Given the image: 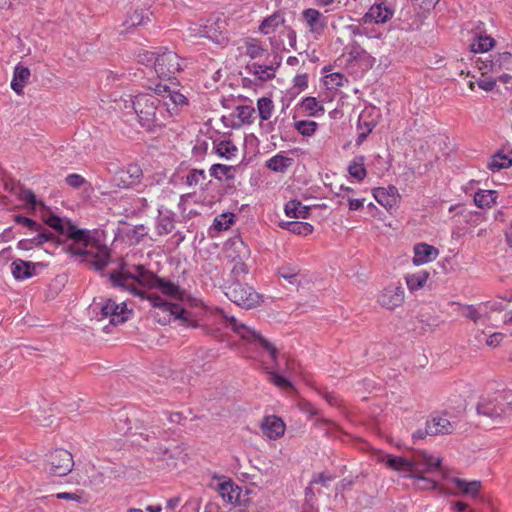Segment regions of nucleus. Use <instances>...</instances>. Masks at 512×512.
Listing matches in <instances>:
<instances>
[{
	"label": "nucleus",
	"instance_id": "31",
	"mask_svg": "<svg viewBox=\"0 0 512 512\" xmlns=\"http://www.w3.org/2000/svg\"><path fill=\"white\" fill-rule=\"evenodd\" d=\"M293 162V158L279 153L268 159L265 166L274 172L285 173L293 165Z\"/></svg>",
	"mask_w": 512,
	"mask_h": 512
},
{
	"label": "nucleus",
	"instance_id": "43",
	"mask_svg": "<svg viewBox=\"0 0 512 512\" xmlns=\"http://www.w3.org/2000/svg\"><path fill=\"white\" fill-rule=\"evenodd\" d=\"M512 166V158L504 155L502 152H497L492 156V160L488 164V168L493 171H500Z\"/></svg>",
	"mask_w": 512,
	"mask_h": 512
},
{
	"label": "nucleus",
	"instance_id": "17",
	"mask_svg": "<svg viewBox=\"0 0 512 512\" xmlns=\"http://www.w3.org/2000/svg\"><path fill=\"white\" fill-rule=\"evenodd\" d=\"M477 63L480 70L489 69L491 72H498L503 68H509L512 64V54L509 51L498 53L497 55L486 57L485 59L479 58Z\"/></svg>",
	"mask_w": 512,
	"mask_h": 512
},
{
	"label": "nucleus",
	"instance_id": "40",
	"mask_svg": "<svg viewBox=\"0 0 512 512\" xmlns=\"http://www.w3.org/2000/svg\"><path fill=\"white\" fill-rule=\"evenodd\" d=\"M494 45V38L488 35H478L473 38L470 47L474 53H484L489 51Z\"/></svg>",
	"mask_w": 512,
	"mask_h": 512
},
{
	"label": "nucleus",
	"instance_id": "49",
	"mask_svg": "<svg viewBox=\"0 0 512 512\" xmlns=\"http://www.w3.org/2000/svg\"><path fill=\"white\" fill-rule=\"evenodd\" d=\"M233 218V213H223L214 219L213 227L218 231L227 230L233 224Z\"/></svg>",
	"mask_w": 512,
	"mask_h": 512
},
{
	"label": "nucleus",
	"instance_id": "26",
	"mask_svg": "<svg viewBox=\"0 0 512 512\" xmlns=\"http://www.w3.org/2000/svg\"><path fill=\"white\" fill-rule=\"evenodd\" d=\"M451 482L459 489V494L476 498L479 495L481 488V481L473 480L467 481L458 477H453ZM458 495V493H454Z\"/></svg>",
	"mask_w": 512,
	"mask_h": 512
},
{
	"label": "nucleus",
	"instance_id": "32",
	"mask_svg": "<svg viewBox=\"0 0 512 512\" xmlns=\"http://www.w3.org/2000/svg\"><path fill=\"white\" fill-rule=\"evenodd\" d=\"M238 166H228L224 164H213L210 167V176L214 177L218 181H222L223 177L226 181H234L235 180V172Z\"/></svg>",
	"mask_w": 512,
	"mask_h": 512
},
{
	"label": "nucleus",
	"instance_id": "25",
	"mask_svg": "<svg viewBox=\"0 0 512 512\" xmlns=\"http://www.w3.org/2000/svg\"><path fill=\"white\" fill-rule=\"evenodd\" d=\"M143 178V171L140 165L138 164H129L127 166V169L125 171L121 172L120 180H121V187L129 188L134 185H137L140 183L141 179ZM120 186V184H118Z\"/></svg>",
	"mask_w": 512,
	"mask_h": 512
},
{
	"label": "nucleus",
	"instance_id": "14",
	"mask_svg": "<svg viewBox=\"0 0 512 512\" xmlns=\"http://www.w3.org/2000/svg\"><path fill=\"white\" fill-rule=\"evenodd\" d=\"M46 266L43 262H32L17 258L10 264V270L17 281H24L35 276L37 268H45Z\"/></svg>",
	"mask_w": 512,
	"mask_h": 512
},
{
	"label": "nucleus",
	"instance_id": "29",
	"mask_svg": "<svg viewBox=\"0 0 512 512\" xmlns=\"http://www.w3.org/2000/svg\"><path fill=\"white\" fill-rule=\"evenodd\" d=\"M30 77V70L27 67L17 65L14 68L11 88L18 94L23 93V88L27 84Z\"/></svg>",
	"mask_w": 512,
	"mask_h": 512
},
{
	"label": "nucleus",
	"instance_id": "36",
	"mask_svg": "<svg viewBox=\"0 0 512 512\" xmlns=\"http://www.w3.org/2000/svg\"><path fill=\"white\" fill-rule=\"evenodd\" d=\"M150 21L149 13L143 9H136L132 13H128L126 20L123 22V26L126 29L143 25Z\"/></svg>",
	"mask_w": 512,
	"mask_h": 512
},
{
	"label": "nucleus",
	"instance_id": "24",
	"mask_svg": "<svg viewBox=\"0 0 512 512\" xmlns=\"http://www.w3.org/2000/svg\"><path fill=\"white\" fill-rule=\"evenodd\" d=\"M439 251L432 245L426 243H418L414 246L413 263L421 265L437 258Z\"/></svg>",
	"mask_w": 512,
	"mask_h": 512
},
{
	"label": "nucleus",
	"instance_id": "64",
	"mask_svg": "<svg viewBox=\"0 0 512 512\" xmlns=\"http://www.w3.org/2000/svg\"><path fill=\"white\" fill-rule=\"evenodd\" d=\"M294 86L299 88L300 90H304L308 87V75L298 74L293 79Z\"/></svg>",
	"mask_w": 512,
	"mask_h": 512
},
{
	"label": "nucleus",
	"instance_id": "6",
	"mask_svg": "<svg viewBox=\"0 0 512 512\" xmlns=\"http://www.w3.org/2000/svg\"><path fill=\"white\" fill-rule=\"evenodd\" d=\"M225 295L236 305L245 309L255 308L262 301V296L253 287L240 281H233L227 286Z\"/></svg>",
	"mask_w": 512,
	"mask_h": 512
},
{
	"label": "nucleus",
	"instance_id": "28",
	"mask_svg": "<svg viewBox=\"0 0 512 512\" xmlns=\"http://www.w3.org/2000/svg\"><path fill=\"white\" fill-rule=\"evenodd\" d=\"M430 429L431 436L451 434L454 425L446 418L438 416L426 421Z\"/></svg>",
	"mask_w": 512,
	"mask_h": 512
},
{
	"label": "nucleus",
	"instance_id": "15",
	"mask_svg": "<svg viewBox=\"0 0 512 512\" xmlns=\"http://www.w3.org/2000/svg\"><path fill=\"white\" fill-rule=\"evenodd\" d=\"M404 302V289L401 285L390 284L378 296V303L389 310L402 305Z\"/></svg>",
	"mask_w": 512,
	"mask_h": 512
},
{
	"label": "nucleus",
	"instance_id": "50",
	"mask_svg": "<svg viewBox=\"0 0 512 512\" xmlns=\"http://www.w3.org/2000/svg\"><path fill=\"white\" fill-rule=\"evenodd\" d=\"M186 456L185 449L181 445H172L162 451L163 460L180 459Z\"/></svg>",
	"mask_w": 512,
	"mask_h": 512
},
{
	"label": "nucleus",
	"instance_id": "60",
	"mask_svg": "<svg viewBox=\"0 0 512 512\" xmlns=\"http://www.w3.org/2000/svg\"><path fill=\"white\" fill-rule=\"evenodd\" d=\"M270 380L274 385L280 388L293 387L292 383L287 378L276 372H270Z\"/></svg>",
	"mask_w": 512,
	"mask_h": 512
},
{
	"label": "nucleus",
	"instance_id": "2",
	"mask_svg": "<svg viewBox=\"0 0 512 512\" xmlns=\"http://www.w3.org/2000/svg\"><path fill=\"white\" fill-rule=\"evenodd\" d=\"M384 461L387 467L404 474L405 477L427 482L431 489H435L438 485L436 481L423 476V474L430 473L434 469H437L441 464L440 458H434L427 452H415L411 457L389 454L386 455Z\"/></svg>",
	"mask_w": 512,
	"mask_h": 512
},
{
	"label": "nucleus",
	"instance_id": "57",
	"mask_svg": "<svg viewBox=\"0 0 512 512\" xmlns=\"http://www.w3.org/2000/svg\"><path fill=\"white\" fill-rule=\"evenodd\" d=\"M336 476L334 474H330L327 472L314 473L310 480V485L321 484L322 486L327 487L328 482L334 480Z\"/></svg>",
	"mask_w": 512,
	"mask_h": 512
},
{
	"label": "nucleus",
	"instance_id": "37",
	"mask_svg": "<svg viewBox=\"0 0 512 512\" xmlns=\"http://www.w3.org/2000/svg\"><path fill=\"white\" fill-rule=\"evenodd\" d=\"M497 196L495 190H479L474 195V203L479 208H490L496 202Z\"/></svg>",
	"mask_w": 512,
	"mask_h": 512
},
{
	"label": "nucleus",
	"instance_id": "5",
	"mask_svg": "<svg viewBox=\"0 0 512 512\" xmlns=\"http://www.w3.org/2000/svg\"><path fill=\"white\" fill-rule=\"evenodd\" d=\"M220 315L227 320L231 329L237 333L242 339L247 340L248 342H257L260 347L266 351L273 362L277 363L278 349L275 345L269 342L266 338L261 336V334L245 324L239 322L234 316H227L222 309H218Z\"/></svg>",
	"mask_w": 512,
	"mask_h": 512
},
{
	"label": "nucleus",
	"instance_id": "52",
	"mask_svg": "<svg viewBox=\"0 0 512 512\" xmlns=\"http://www.w3.org/2000/svg\"><path fill=\"white\" fill-rule=\"evenodd\" d=\"M14 222L18 225L26 227L30 232L42 229V224L23 215H14Z\"/></svg>",
	"mask_w": 512,
	"mask_h": 512
},
{
	"label": "nucleus",
	"instance_id": "13",
	"mask_svg": "<svg viewBox=\"0 0 512 512\" xmlns=\"http://www.w3.org/2000/svg\"><path fill=\"white\" fill-rule=\"evenodd\" d=\"M281 65V58L274 56V61L260 64L258 62L248 63L245 69L248 73L253 74L259 84L275 78V72Z\"/></svg>",
	"mask_w": 512,
	"mask_h": 512
},
{
	"label": "nucleus",
	"instance_id": "9",
	"mask_svg": "<svg viewBox=\"0 0 512 512\" xmlns=\"http://www.w3.org/2000/svg\"><path fill=\"white\" fill-rule=\"evenodd\" d=\"M74 466L72 454L65 449H56L46 455L44 469L53 476L68 475Z\"/></svg>",
	"mask_w": 512,
	"mask_h": 512
},
{
	"label": "nucleus",
	"instance_id": "23",
	"mask_svg": "<svg viewBox=\"0 0 512 512\" xmlns=\"http://www.w3.org/2000/svg\"><path fill=\"white\" fill-rule=\"evenodd\" d=\"M151 289H157L165 296L176 300H182L184 295L179 285L159 276L154 279V284Z\"/></svg>",
	"mask_w": 512,
	"mask_h": 512
},
{
	"label": "nucleus",
	"instance_id": "45",
	"mask_svg": "<svg viewBox=\"0 0 512 512\" xmlns=\"http://www.w3.org/2000/svg\"><path fill=\"white\" fill-rule=\"evenodd\" d=\"M257 108L260 119L268 120L272 115L274 105L270 98L262 97L257 101Z\"/></svg>",
	"mask_w": 512,
	"mask_h": 512
},
{
	"label": "nucleus",
	"instance_id": "22",
	"mask_svg": "<svg viewBox=\"0 0 512 512\" xmlns=\"http://www.w3.org/2000/svg\"><path fill=\"white\" fill-rule=\"evenodd\" d=\"M373 195L377 202L386 208H392L400 199L398 189L394 185H389L387 188H375Z\"/></svg>",
	"mask_w": 512,
	"mask_h": 512
},
{
	"label": "nucleus",
	"instance_id": "34",
	"mask_svg": "<svg viewBox=\"0 0 512 512\" xmlns=\"http://www.w3.org/2000/svg\"><path fill=\"white\" fill-rule=\"evenodd\" d=\"M430 272L427 270H420L405 276L406 284L410 291H416L422 288L427 282Z\"/></svg>",
	"mask_w": 512,
	"mask_h": 512
},
{
	"label": "nucleus",
	"instance_id": "39",
	"mask_svg": "<svg viewBox=\"0 0 512 512\" xmlns=\"http://www.w3.org/2000/svg\"><path fill=\"white\" fill-rule=\"evenodd\" d=\"M136 282L148 289H151L154 284V279L158 277L155 273L146 269L143 265H137L135 267Z\"/></svg>",
	"mask_w": 512,
	"mask_h": 512
},
{
	"label": "nucleus",
	"instance_id": "44",
	"mask_svg": "<svg viewBox=\"0 0 512 512\" xmlns=\"http://www.w3.org/2000/svg\"><path fill=\"white\" fill-rule=\"evenodd\" d=\"M68 221H65L63 218L56 214H50L47 218L44 219V223L48 225L50 228L55 230L60 235H66V228L68 227Z\"/></svg>",
	"mask_w": 512,
	"mask_h": 512
},
{
	"label": "nucleus",
	"instance_id": "20",
	"mask_svg": "<svg viewBox=\"0 0 512 512\" xmlns=\"http://www.w3.org/2000/svg\"><path fill=\"white\" fill-rule=\"evenodd\" d=\"M260 427L263 434L273 440L280 438L285 432L283 420L275 415L264 417Z\"/></svg>",
	"mask_w": 512,
	"mask_h": 512
},
{
	"label": "nucleus",
	"instance_id": "30",
	"mask_svg": "<svg viewBox=\"0 0 512 512\" xmlns=\"http://www.w3.org/2000/svg\"><path fill=\"white\" fill-rule=\"evenodd\" d=\"M284 22V13L276 11L261 22L259 31L264 35H268L274 32L280 25L284 24Z\"/></svg>",
	"mask_w": 512,
	"mask_h": 512
},
{
	"label": "nucleus",
	"instance_id": "3",
	"mask_svg": "<svg viewBox=\"0 0 512 512\" xmlns=\"http://www.w3.org/2000/svg\"><path fill=\"white\" fill-rule=\"evenodd\" d=\"M131 103L139 124L146 131L155 132L165 126L168 118L161 105V100L155 95L138 94L131 100Z\"/></svg>",
	"mask_w": 512,
	"mask_h": 512
},
{
	"label": "nucleus",
	"instance_id": "16",
	"mask_svg": "<svg viewBox=\"0 0 512 512\" xmlns=\"http://www.w3.org/2000/svg\"><path fill=\"white\" fill-rule=\"evenodd\" d=\"M302 18L312 34L321 35L328 25V19L319 10L307 8L302 11Z\"/></svg>",
	"mask_w": 512,
	"mask_h": 512
},
{
	"label": "nucleus",
	"instance_id": "47",
	"mask_svg": "<svg viewBox=\"0 0 512 512\" xmlns=\"http://www.w3.org/2000/svg\"><path fill=\"white\" fill-rule=\"evenodd\" d=\"M238 487H234V484L229 482H224L219 485L220 495L226 499L228 502H233L238 498V492L236 491Z\"/></svg>",
	"mask_w": 512,
	"mask_h": 512
},
{
	"label": "nucleus",
	"instance_id": "42",
	"mask_svg": "<svg viewBox=\"0 0 512 512\" xmlns=\"http://www.w3.org/2000/svg\"><path fill=\"white\" fill-rule=\"evenodd\" d=\"M267 53L261 42L256 38H248L245 41V54L251 59L261 58Z\"/></svg>",
	"mask_w": 512,
	"mask_h": 512
},
{
	"label": "nucleus",
	"instance_id": "55",
	"mask_svg": "<svg viewBox=\"0 0 512 512\" xmlns=\"http://www.w3.org/2000/svg\"><path fill=\"white\" fill-rule=\"evenodd\" d=\"M290 232L296 235L307 236L313 232V226L308 222L293 221Z\"/></svg>",
	"mask_w": 512,
	"mask_h": 512
},
{
	"label": "nucleus",
	"instance_id": "4",
	"mask_svg": "<svg viewBox=\"0 0 512 512\" xmlns=\"http://www.w3.org/2000/svg\"><path fill=\"white\" fill-rule=\"evenodd\" d=\"M178 86L177 81H172L169 84L158 83L153 89L155 95L162 97L161 105L168 119L179 115L188 106V98L180 92Z\"/></svg>",
	"mask_w": 512,
	"mask_h": 512
},
{
	"label": "nucleus",
	"instance_id": "59",
	"mask_svg": "<svg viewBox=\"0 0 512 512\" xmlns=\"http://www.w3.org/2000/svg\"><path fill=\"white\" fill-rule=\"evenodd\" d=\"M65 183L72 188H79L83 184H86L87 181L83 176L72 173L66 176Z\"/></svg>",
	"mask_w": 512,
	"mask_h": 512
},
{
	"label": "nucleus",
	"instance_id": "51",
	"mask_svg": "<svg viewBox=\"0 0 512 512\" xmlns=\"http://www.w3.org/2000/svg\"><path fill=\"white\" fill-rule=\"evenodd\" d=\"M189 35L191 37H205L208 39H215V35H212L211 32V26L208 25H197L194 24L189 27L188 29Z\"/></svg>",
	"mask_w": 512,
	"mask_h": 512
},
{
	"label": "nucleus",
	"instance_id": "56",
	"mask_svg": "<svg viewBox=\"0 0 512 512\" xmlns=\"http://www.w3.org/2000/svg\"><path fill=\"white\" fill-rule=\"evenodd\" d=\"M157 51H141L137 54V61L146 66H154L156 70Z\"/></svg>",
	"mask_w": 512,
	"mask_h": 512
},
{
	"label": "nucleus",
	"instance_id": "19",
	"mask_svg": "<svg viewBox=\"0 0 512 512\" xmlns=\"http://www.w3.org/2000/svg\"><path fill=\"white\" fill-rule=\"evenodd\" d=\"M31 232L36 233V235L32 238L20 240L17 243L18 249L28 251L33 247H39L46 242H54L56 240V236L51 231L45 229L43 226L42 229Z\"/></svg>",
	"mask_w": 512,
	"mask_h": 512
},
{
	"label": "nucleus",
	"instance_id": "1",
	"mask_svg": "<svg viewBox=\"0 0 512 512\" xmlns=\"http://www.w3.org/2000/svg\"><path fill=\"white\" fill-rule=\"evenodd\" d=\"M66 231L65 236L74 241L66 248V252L71 257H74L79 263L89 265L95 271H102L109 264L110 251L106 247L97 252L87 249L92 244L99 248V244L91 235L90 230L80 229L68 221Z\"/></svg>",
	"mask_w": 512,
	"mask_h": 512
},
{
	"label": "nucleus",
	"instance_id": "41",
	"mask_svg": "<svg viewBox=\"0 0 512 512\" xmlns=\"http://www.w3.org/2000/svg\"><path fill=\"white\" fill-rule=\"evenodd\" d=\"M309 116L318 117L324 114L325 109L322 104L318 102L315 97L308 96L302 99L299 104Z\"/></svg>",
	"mask_w": 512,
	"mask_h": 512
},
{
	"label": "nucleus",
	"instance_id": "11",
	"mask_svg": "<svg viewBox=\"0 0 512 512\" xmlns=\"http://www.w3.org/2000/svg\"><path fill=\"white\" fill-rule=\"evenodd\" d=\"M395 13L394 5L389 0H376L365 13L363 19L366 23L382 24L388 22Z\"/></svg>",
	"mask_w": 512,
	"mask_h": 512
},
{
	"label": "nucleus",
	"instance_id": "33",
	"mask_svg": "<svg viewBox=\"0 0 512 512\" xmlns=\"http://www.w3.org/2000/svg\"><path fill=\"white\" fill-rule=\"evenodd\" d=\"M255 109L249 105H239L236 107L235 113L232 116H236L239 121L233 123L230 126L232 128H240L243 124H251L254 121Z\"/></svg>",
	"mask_w": 512,
	"mask_h": 512
},
{
	"label": "nucleus",
	"instance_id": "18",
	"mask_svg": "<svg viewBox=\"0 0 512 512\" xmlns=\"http://www.w3.org/2000/svg\"><path fill=\"white\" fill-rule=\"evenodd\" d=\"M126 311V304H116L112 299H107L104 304L100 306V314L102 318L110 317V323L118 325L124 323L127 317L124 316Z\"/></svg>",
	"mask_w": 512,
	"mask_h": 512
},
{
	"label": "nucleus",
	"instance_id": "54",
	"mask_svg": "<svg viewBox=\"0 0 512 512\" xmlns=\"http://www.w3.org/2000/svg\"><path fill=\"white\" fill-rule=\"evenodd\" d=\"M298 273H299V269L295 266L292 267L289 265H285L278 269L279 276L284 278L291 284H294L296 282Z\"/></svg>",
	"mask_w": 512,
	"mask_h": 512
},
{
	"label": "nucleus",
	"instance_id": "10",
	"mask_svg": "<svg viewBox=\"0 0 512 512\" xmlns=\"http://www.w3.org/2000/svg\"><path fill=\"white\" fill-rule=\"evenodd\" d=\"M125 267V263L123 262L120 266L119 271H112L108 274V278L115 288H121L122 290L130 292L132 295L139 297L141 299H147V296L151 293H146L145 291L140 290L134 284H128L127 280L136 281L135 273H131L129 271H123Z\"/></svg>",
	"mask_w": 512,
	"mask_h": 512
},
{
	"label": "nucleus",
	"instance_id": "38",
	"mask_svg": "<svg viewBox=\"0 0 512 512\" xmlns=\"http://www.w3.org/2000/svg\"><path fill=\"white\" fill-rule=\"evenodd\" d=\"M214 149L219 157L227 160L235 157L238 151V148L231 140H221L218 143H214Z\"/></svg>",
	"mask_w": 512,
	"mask_h": 512
},
{
	"label": "nucleus",
	"instance_id": "7",
	"mask_svg": "<svg viewBox=\"0 0 512 512\" xmlns=\"http://www.w3.org/2000/svg\"><path fill=\"white\" fill-rule=\"evenodd\" d=\"M182 70L180 58L168 48H159L156 58V73L162 80L177 81L176 74Z\"/></svg>",
	"mask_w": 512,
	"mask_h": 512
},
{
	"label": "nucleus",
	"instance_id": "27",
	"mask_svg": "<svg viewBox=\"0 0 512 512\" xmlns=\"http://www.w3.org/2000/svg\"><path fill=\"white\" fill-rule=\"evenodd\" d=\"M286 216L295 219H307L311 214V208L303 205L299 200L292 199L285 204Z\"/></svg>",
	"mask_w": 512,
	"mask_h": 512
},
{
	"label": "nucleus",
	"instance_id": "35",
	"mask_svg": "<svg viewBox=\"0 0 512 512\" xmlns=\"http://www.w3.org/2000/svg\"><path fill=\"white\" fill-rule=\"evenodd\" d=\"M365 160L366 158L362 155L355 156L348 166V172L351 177L357 179L358 181L364 180L367 175V170L365 168Z\"/></svg>",
	"mask_w": 512,
	"mask_h": 512
},
{
	"label": "nucleus",
	"instance_id": "63",
	"mask_svg": "<svg viewBox=\"0 0 512 512\" xmlns=\"http://www.w3.org/2000/svg\"><path fill=\"white\" fill-rule=\"evenodd\" d=\"M200 504L197 499H189L181 507L179 512H199Z\"/></svg>",
	"mask_w": 512,
	"mask_h": 512
},
{
	"label": "nucleus",
	"instance_id": "8",
	"mask_svg": "<svg viewBox=\"0 0 512 512\" xmlns=\"http://www.w3.org/2000/svg\"><path fill=\"white\" fill-rule=\"evenodd\" d=\"M147 300L151 303L152 307L159 309L163 313H166L164 319H158V322L167 324L170 321V317L175 316L176 319L181 320L187 326H196L194 321L188 319V311L181 307L179 304L169 302L156 293H151L148 295Z\"/></svg>",
	"mask_w": 512,
	"mask_h": 512
},
{
	"label": "nucleus",
	"instance_id": "46",
	"mask_svg": "<svg viewBox=\"0 0 512 512\" xmlns=\"http://www.w3.org/2000/svg\"><path fill=\"white\" fill-rule=\"evenodd\" d=\"M294 127L302 136L310 137L316 132L318 124L315 121L300 120L295 122Z\"/></svg>",
	"mask_w": 512,
	"mask_h": 512
},
{
	"label": "nucleus",
	"instance_id": "53",
	"mask_svg": "<svg viewBox=\"0 0 512 512\" xmlns=\"http://www.w3.org/2000/svg\"><path fill=\"white\" fill-rule=\"evenodd\" d=\"M348 61H356L366 54V51L357 43L353 42L345 47Z\"/></svg>",
	"mask_w": 512,
	"mask_h": 512
},
{
	"label": "nucleus",
	"instance_id": "21",
	"mask_svg": "<svg viewBox=\"0 0 512 512\" xmlns=\"http://www.w3.org/2000/svg\"><path fill=\"white\" fill-rule=\"evenodd\" d=\"M176 214L169 209H158L155 229L159 236L171 233L175 228Z\"/></svg>",
	"mask_w": 512,
	"mask_h": 512
},
{
	"label": "nucleus",
	"instance_id": "12",
	"mask_svg": "<svg viewBox=\"0 0 512 512\" xmlns=\"http://www.w3.org/2000/svg\"><path fill=\"white\" fill-rule=\"evenodd\" d=\"M510 407V403L504 397H496L493 399H482L477 404V413L490 419H498L506 414Z\"/></svg>",
	"mask_w": 512,
	"mask_h": 512
},
{
	"label": "nucleus",
	"instance_id": "61",
	"mask_svg": "<svg viewBox=\"0 0 512 512\" xmlns=\"http://www.w3.org/2000/svg\"><path fill=\"white\" fill-rule=\"evenodd\" d=\"M21 199L28 203L31 206V209H36L38 201L36 199V195L30 189L23 190L21 193Z\"/></svg>",
	"mask_w": 512,
	"mask_h": 512
},
{
	"label": "nucleus",
	"instance_id": "58",
	"mask_svg": "<svg viewBox=\"0 0 512 512\" xmlns=\"http://www.w3.org/2000/svg\"><path fill=\"white\" fill-rule=\"evenodd\" d=\"M206 25L211 26V34L215 35V39H211L212 41L219 43L220 42V36L222 34V29H224L225 22L221 20L220 18H217L212 23H207Z\"/></svg>",
	"mask_w": 512,
	"mask_h": 512
},
{
	"label": "nucleus",
	"instance_id": "48",
	"mask_svg": "<svg viewBox=\"0 0 512 512\" xmlns=\"http://www.w3.org/2000/svg\"><path fill=\"white\" fill-rule=\"evenodd\" d=\"M207 176L204 170L202 169H192L186 176V184L189 187H195L198 184L203 183L206 180Z\"/></svg>",
	"mask_w": 512,
	"mask_h": 512
},
{
	"label": "nucleus",
	"instance_id": "62",
	"mask_svg": "<svg viewBox=\"0 0 512 512\" xmlns=\"http://www.w3.org/2000/svg\"><path fill=\"white\" fill-rule=\"evenodd\" d=\"M329 81L327 83H331L334 86H343L344 83L348 82V79L341 73H332L328 76H326Z\"/></svg>",
	"mask_w": 512,
	"mask_h": 512
}]
</instances>
